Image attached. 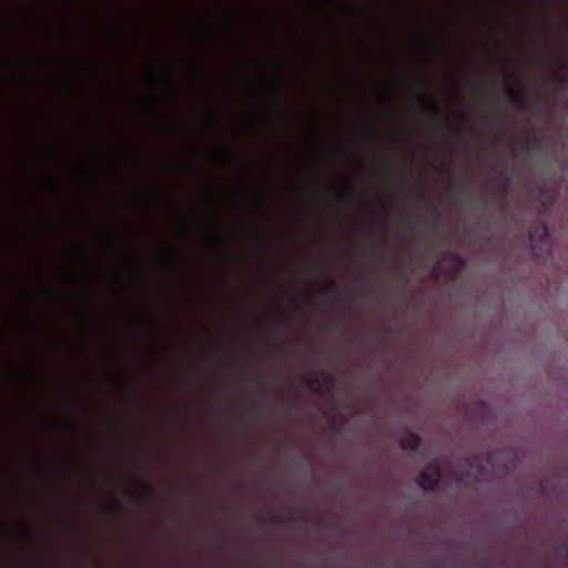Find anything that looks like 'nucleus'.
I'll list each match as a JSON object with an SVG mask.
<instances>
[{
  "instance_id": "1",
  "label": "nucleus",
  "mask_w": 568,
  "mask_h": 568,
  "mask_svg": "<svg viewBox=\"0 0 568 568\" xmlns=\"http://www.w3.org/2000/svg\"><path fill=\"white\" fill-rule=\"evenodd\" d=\"M284 0H278V59H277V116H278V186L277 201L280 211L284 207Z\"/></svg>"
},
{
  "instance_id": "2",
  "label": "nucleus",
  "mask_w": 568,
  "mask_h": 568,
  "mask_svg": "<svg viewBox=\"0 0 568 568\" xmlns=\"http://www.w3.org/2000/svg\"><path fill=\"white\" fill-rule=\"evenodd\" d=\"M440 479V467L437 462L430 463L419 476V485L426 490L436 488Z\"/></svg>"
},
{
  "instance_id": "3",
  "label": "nucleus",
  "mask_w": 568,
  "mask_h": 568,
  "mask_svg": "<svg viewBox=\"0 0 568 568\" xmlns=\"http://www.w3.org/2000/svg\"><path fill=\"white\" fill-rule=\"evenodd\" d=\"M420 444V439L416 434L413 433H406L403 435L400 439V445L404 449L407 450H415L418 448Z\"/></svg>"
},
{
  "instance_id": "4",
  "label": "nucleus",
  "mask_w": 568,
  "mask_h": 568,
  "mask_svg": "<svg viewBox=\"0 0 568 568\" xmlns=\"http://www.w3.org/2000/svg\"><path fill=\"white\" fill-rule=\"evenodd\" d=\"M277 241H278V254L281 255L283 245H284V222L281 217L278 220V226H277ZM282 263H283L282 257L280 256V261H278V273L280 274H281L282 267H283Z\"/></svg>"
},
{
  "instance_id": "5",
  "label": "nucleus",
  "mask_w": 568,
  "mask_h": 568,
  "mask_svg": "<svg viewBox=\"0 0 568 568\" xmlns=\"http://www.w3.org/2000/svg\"><path fill=\"white\" fill-rule=\"evenodd\" d=\"M286 54H291V0H286Z\"/></svg>"
},
{
  "instance_id": "6",
  "label": "nucleus",
  "mask_w": 568,
  "mask_h": 568,
  "mask_svg": "<svg viewBox=\"0 0 568 568\" xmlns=\"http://www.w3.org/2000/svg\"><path fill=\"white\" fill-rule=\"evenodd\" d=\"M153 497H154L153 489L146 485H142V498L144 500H152Z\"/></svg>"
},
{
  "instance_id": "7",
  "label": "nucleus",
  "mask_w": 568,
  "mask_h": 568,
  "mask_svg": "<svg viewBox=\"0 0 568 568\" xmlns=\"http://www.w3.org/2000/svg\"><path fill=\"white\" fill-rule=\"evenodd\" d=\"M284 325V308L280 304L277 310V327L281 329V327Z\"/></svg>"
},
{
  "instance_id": "8",
  "label": "nucleus",
  "mask_w": 568,
  "mask_h": 568,
  "mask_svg": "<svg viewBox=\"0 0 568 568\" xmlns=\"http://www.w3.org/2000/svg\"><path fill=\"white\" fill-rule=\"evenodd\" d=\"M110 508L118 515L122 516L124 513L123 507L119 503H113Z\"/></svg>"
},
{
  "instance_id": "9",
  "label": "nucleus",
  "mask_w": 568,
  "mask_h": 568,
  "mask_svg": "<svg viewBox=\"0 0 568 568\" xmlns=\"http://www.w3.org/2000/svg\"><path fill=\"white\" fill-rule=\"evenodd\" d=\"M220 153H221V156H222L225 161H229V160L231 159V156H232V152H231L229 149H226V148H222V149L220 150Z\"/></svg>"
},
{
  "instance_id": "10",
  "label": "nucleus",
  "mask_w": 568,
  "mask_h": 568,
  "mask_svg": "<svg viewBox=\"0 0 568 568\" xmlns=\"http://www.w3.org/2000/svg\"><path fill=\"white\" fill-rule=\"evenodd\" d=\"M283 290H284V286H283V284H281V283H280V284H278V295H280V296L282 295Z\"/></svg>"
},
{
  "instance_id": "11",
  "label": "nucleus",
  "mask_w": 568,
  "mask_h": 568,
  "mask_svg": "<svg viewBox=\"0 0 568 568\" xmlns=\"http://www.w3.org/2000/svg\"><path fill=\"white\" fill-rule=\"evenodd\" d=\"M285 385H286V386L288 385V382H287V381L285 382Z\"/></svg>"
}]
</instances>
